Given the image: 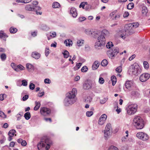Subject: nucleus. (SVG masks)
<instances>
[{
  "label": "nucleus",
  "instance_id": "f257e3e1",
  "mask_svg": "<svg viewBox=\"0 0 150 150\" xmlns=\"http://www.w3.org/2000/svg\"><path fill=\"white\" fill-rule=\"evenodd\" d=\"M95 32V33L96 34L99 35L98 37L97 41L95 43V47L97 49H101L105 47L106 43L105 36L108 33V31L104 30L101 32L96 31Z\"/></svg>",
  "mask_w": 150,
  "mask_h": 150
},
{
  "label": "nucleus",
  "instance_id": "f03ea898",
  "mask_svg": "<svg viewBox=\"0 0 150 150\" xmlns=\"http://www.w3.org/2000/svg\"><path fill=\"white\" fill-rule=\"evenodd\" d=\"M77 94V91L75 88H73L71 91L69 92L66 94V97L64 100L65 105L69 106L74 104L76 101L75 97Z\"/></svg>",
  "mask_w": 150,
  "mask_h": 150
},
{
  "label": "nucleus",
  "instance_id": "7ed1b4c3",
  "mask_svg": "<svg viewBox=\"0 0 150 150\" xmlns=\"http://www.w3.org/2000/svg\"><path fill=\"white\" fill-rule=\"evenodd\" d=\"M52 141L48 138L43 139L38 144V147L39 150H48L52 144Z\"/></svg>",
  "mask_w": 150,
  "mask_h": 150
},
{
  "label": "nucleus",
  "instance_id": "20e7f679",
  "mask_svg": "<svg viewBox=\"0 0 150 150\" xmlns=\"http://www.w3.org/2000/svg\"><path fill=\"white\" fill-rule=\"evenodd\" d=\"M133 124L137 129H142L144 126V121L139 116H135L133 120Z\"/></svg>",
  "mask_w": 150,
  "mask_h": 150
},
{
  "label": "nucleus",
  "instance_id": "39448f33",
  "mask_svg": "<svg viewBox=\"0 0 150 150\" xmlns=\"http://www.w3.org/2000/svg\"><path fill=\"white\" fill-rule=\"evenodd\" d=\"M130 70L132 74L136 76H137L141 72L140 67L137 64H134L131 65L130 67Z\"/></svg>",
  "mask_w": 150,
  "mask_h": 150
},
{
  "label": "nucleus",
  "instance_id": "423d86ee",
  "mask_svg": "<svg viewBox=\"0 0 150 150\" xmlns=\"http://www.w3.org/2000/svg\"><path fill=\"white\" fill-rule=\"evenodd\" d=\"M119 52V48L117 47H113L107 51V54L110 58L113 59Z\"/></svg>",
  "mask_w": 150,
  "mask_h": 150
},
{
  "label": "nucleus",
  "instance_id": "0eeeda50",
  "mask_svg": "<svg viewBox=\"0 0 150 150\" xmlns=\"http://www.w3.org/2000/svg\"><path fill=\"white\" fill-rule=\"evenodd\" d=\"M137 105L134 104L129 105L126 108V110L128 115H132L134 114L137 112Z\"/></svg>",
  "mask_w": 150,
  "mask_h": 150
},
{
  "label": "nucleus",
  "instance_id": "6e6552de",
  "mask_svg": "<svg viewBox=\"0 0 150 150\" xmlns=\"http://www.w3.org/2000/svg\"><path fill=\"white\" fill-rule=\"evenodd\" d=\"M136 136L139 139L143 141H146L149 139L148 135L143 132H140L137 133L136 134Z\"/></svg>",
  "mask_w": 150,
  "mask_h": 150
},
{
  "label": "nucleus",
  "instance_id": "1a4fd4ad",
  "mask_svg": "<svg viewBox=\"0 0 150 150\" xmlns=\"http://www.w3.org/2000/svg\"><path fill=\"white\" fill-rule=\"evenodd\" d=\"M111 131H112L111 125L110 123H108L106 125L104 133V137L105 139H107L108 136L110 135Z\"/></svg>",
  "mask_w": 150,
  "mask_h": 150
},
{
  "label": "nucleus",
  "instance_id": "9d476101",
  "mask_svg": "<svg viewBox=\"0 0 150 150\" xmlns=\"http://www.w3.org/2000/svg\"><path fill=\"white\" fill-rule=\"evenodd\" d=\"M125 28V32L128 33L129 35L132 34L134 33L131 23H130L126 25Z\"/></svg>",
  "mask_w": 150,
  "mask_h": 150
},
{
  "label": "nucleus",
  "instance_id": "9b49d317",
  "mask_svg": "<svg viewBox=\"0 0 150 150\" xmlns=\"http://www.w3.org/2000/svg\"><path fill=\"white\" fill-rule=\"evenodd\" d=\"M50 110L46 107L41 108H40V112L43 115L47 116L50 114Z\"/></svg>",
  "mask_w": 150,
  "mask_h": 150
},
{
  "label": "nucleus",
  "instance_id": "f8f14e48",
  "mask_svg": "<svg viewBox=\"0 0 150 150\" xmlns=\"http://www.w3.org/2000/svg\"><path fill=\"white\" fill-rule=\"evenodd\" d=\"M150 75L148 73H144L142 74L140 76L139 79L142 82H144L149 79Z\"/></svg>",
  "mask_w": 150,
  "mask_h": 150
},
{
  "label": "nucleus",
  "instance_id": "ddd939ff",
  "mask_svg": "<svg viewBox=\"0 0 150 150\" xmlns=\"http://www.w3.org/2000/svg\"><path fill=\"white\" fill-rule=\"evenodd\" d=\"M107 116L105 114L102 115L100 117L98 122L99 124L100 125H103L106 119Z\"/></svg>",
  "mask_w": 150,
  "mask_h": 150
},
{
  "label": "nucleus",
  "instance_id": "4468645a",
  "mask_svg": "<svg viewBox=\"0 0 150 150\" xmlns=\"http://www.w3.org/2000/svg\"><path fill=\"white\" fill-rule=\"evenodd\" d=\"M70 13L72 14V16L74 18L76 17L77 15L76 9L74 7L71 8L70 10Z\"/></svg>",
  "mask_w": 150,
  "mask_h": 150
},
{
  "label": "nucleus",
  "instance_id": "2eb2a0df",
  "mask_svg": "<svg viewBox=\"0 0 150 150\" xmlns=\"http://www.w3.org/2000/svg\"><path fill=\"white\" fill-rule=\"evenodd\" d=\"M31 56L36 59H38L40 57V54L38 52H32Z\"/></svg>",
  "mask_w": 150,
  "mask_h": 150
},
{
  "label": "nucleus",
  "instance_id": "dca6fc26",
  "mask_svg": "<svg viewBox=\"0 0 150 150\" xmlns=\"http://www.w3.org/2000/svg\"><path fill=\"white\" fill-rule=\"evenodd\" d=\"M132 85V82L131 81H127L125 84L126 88L129 90H130Z\"/></svg>",
  "mask_w": 150,
  "mask_h": 150
},
{
  "label": "nucleus",
  "instance_id": "f3484780",
  "mask_svg": "<svg viewBox=\"0 0 150 150\" xmlns=\"http://www.w3.org/2000/svg\"><path fill=\"white\" fill-rule=\"evenodd\" d=\"M8 37V36L4 33L3 31L1 30L0 31V38H2L4 40L6 41V38Z\"/></svg>",
  "mask_w": 150,
  "mask_h": 150
},
{
  "label": "nucleus",
  "instance_id": "a211bd4d",
  "mask_svg": "<svg viewBox=\"0 0 150 150\" xmlns=\"http://www.w3.org/2000/svg\"><path fill=\"white\" fill-rule=\"evenodd\" d=\"M99 65V63L98 61H95L93 64L92 66L93 70H96L98 67Z\"/></svg>",
  "mask_w": 150,
  "mask_h": 150
},
{
  "label": "nucleus",
  "instance_id": "6ab92c4d",
  "mask_svg": "<svg viewBox=\"0 0 150 150\" xmlns=\"http://www.w3.org/2000/svg\"><path fill=\"white\" fill-rule=\"evenodd\" d=\"M148 12L147 8L145 6H143L142 7V14L143 16H145L146 15Z\"/></svg>",
  "mask_w": 150,
  "mask_h": 150
},
{
  "label": "nucleus",
  "instance_id": "aec40b11",
  "mask_svg": "<svg viewBox=\"0 0 150 150\" xmlns=\"http://www.w3.org/2000/svg\"><path fill=\"white\" fill-rule=\"evenodd\" d=\"M35 106L34 108L35 110H37L40 107V102H37L36 101L35 102Z\"/></svg>",
  "mask_w": 150,
  "mask_h": 150
},
{
  "label": "nucleus",
  "instance_id": "412c9836",
  "mask_svg": "<svg viewBox=\"0 0 150 150\" xmlns=\"http://www.w3.org/2000/svg\"><path fill=\"white\" fill-rule=\"evenodd\" d=\"M25 9L26 10L28 11H34L33 7H32L31 6L29 5H27L25 6Z\"/></svg>",
  "mask_w": 150,
  "mask_h": 150
},
{
  "label": "nucleus",
  "instance_id": "4be33fe9",
  "mask_svg": "<svg viewBox=\"0 0 150 150\" xmlns=\"http://www.w3.org/2000/svg\"><path fill=\"white\" fill-rule=\"evenodd\" d=\"M24 117H25V119L27 120H28L31 117V115L30 113L28 112H26L24 115Z\"/></svg>",
  "mask_w": 150,
  "mask_h": 150
},
{
  "label": "nucleus",
  "instance_id": "5701e85b",
  "mask_svg": "<svg viewBox=\"0 0 150 150\" xmlns=\"http://www.w3.org/2000/svg\"><path fill=\"white\" fill-rule=\"evenodd\" d=\"M111 80L112 81V85L114 86L116 82V78L115 76H112L111 77Z\"/></svg>",
  "mask_w": 150,
  "mask_h": 150
},
{
  "label": "nucleus",
  "instance_id": "b1692460",
  "mask_svg": "<svg viewBox=\"0 0 150 150\" xmlns=\"http://www.w3.org/2000/svg\"><path fill=\"white\" fill-rule=\"evenodd\" d=\"M9 31L11 33H15L17 32V29L13 27H11L10 28Z\"/></svg>",
  "mask_w": 150,
  "mask_h": 150
},
{
  "label": "nucleus",
  "instance_id": "393cba45",
  "mask_svg": "<svg viewBox=\"0 0 150 150\" xmlns=\"http://www.w3.org/2000/svg\"><path fill=\"white\" fill-rule=\"evenodd\" d=\"M27 68L30 71L33 69V66L30 64H27L26 65Z\"/></svg>",
  "mask_w": 150,
  "mask_h": 150
},
{
  "label": "nucleus",
  "instance_id": "a878e982",
  "mask_svg": "<svg viewBox=\"0 0 150 150\" xmlns=\"http://www.w3.org/2000/svg\"><path fill=\"white\" fill-rule=\"evenodd\" d=\"M134 4L132 2H131L129 3L127 5V8L128 9H132L134 8Z\"/></svg>",
  "mask_w": 150,
  "mask_h": 150
},
{
  "label": "nucleus",
  "instance_id": "bb28decb",
  "mask_svg": "<svg viewBox=\"0 0 150 150\" xmlns=\"http://www.w3.org/2000/svg\"><path fill=\"white\" fill-rule=\"evenodd\" d=\"M64 58H67L69 56V53L67 50H65L64 52L62 53Z\"/></svg>",
  "mask_w": 150,
  "mask_h": 150
},
{
  "label": "nucleus",
  "instance_id": "cd10ccee",
  "mask_svg": "<svg viewBox=\"0 0 150 150\" xmlns=\"http://www.w3.org/2000/svg\"><path fill=\"white\" fill-rule=\"evenodd\" d=\"M60 6V5L57 2H54L52 4V6L54 8H58Z\"/></svg>",
  "mask_w": 150,
  "mask_h": 150
},
{
  "label": "nucleus",
  "instance_id": "c85d7f7f",
  "mask_svg": "<svg viewBox=\"0 0 150 150\" xmlns=\"http://www.w3.org/2000/svg\"><path fill=\"white\" fill-rule=\"evenodd\" d=\"M88 4V2L86 1H83L81 3L79 6V7L81 8L82 7L83 9H84V7L86 5Z\"/></svg>",
  "mask_w": 150,
  "mask_h": 150
},
{
  "label": "nucleus",
  "instance_id": "c756f323",
  "mask_svg": "<svg viewBox=\"0 0 150 150\" xmlns=\"http://www.w3.org/2000/svg\"><path fill=\"white\" fill-rule=\"evenodd\" d=\"M108 63L107 60L106 59H104L103 60L101 63V65L102 66H106L107 65Z\"/></svg>",
  "mask_w": 150,
  "mask_h": 150
},
{
  "label": "nucleus",
  "instance_id": "7c9ffc66",
  "mask_svg": "<svg viewBox=\"0 0 150 150\" xmlns=\"http://www.w3.org/2000/svg\"><path fill=\"white\" fill-rule=\"evenodd\" d=\"M16 132V131L14 129H12L10 130L8 133V135L9 136H11L12 137H13L14 134Z\"/></svg>",
  "mask_w": 150,
  "mask_h": 150
},
{
  "label": "nucleus",
  "instance_id": "2f4dec72",
  "mask_svg": "<svg viewBox=\"0 0 150 150\" xmlns=\"http://www.w3.org/2000/svg\"><path fill=\"white\" fill-rule=\"evenodd\" d=\"M0 58L2 61H4L6 58V54L5 53L2 54L0 55Z\"/></svg>",
  "mask_w": 150,
  "mask_h": 150
},
{
  "label": "nucleus",
  "instance_id": "473e14b6",
  "mask_svg": "<svg viewBox=\"0 0 150 150\" xmlns=\"http://www.w3.org/2000/svg\"><path fill=\"white\" fill-rule=\"evenodd\" d=\"M113 46V45L111 42H108L107 43L106 45V47L110 49H111V47H112Z\"/></svg>",
  "mask_w": 150,
  "mask_h": 150
},
{
  "label": "nucleus",
  "instance_id": "72a5a7b5",
  "mask_svg": "<svg viewBox=\"0 0 150 150\" xmlns=\"http://www.w3.org/2000/svg\"><path fill=\"white\" fill-rule=\"evenodd\" d=\"M92 99L90 96L87 97L85 100L86 103H90L92 101Z\"/></svg>",
  "mask_w": 150,
  "mask_h": 150
},
{
  "label": "nucleus",
  "instance_id": "f704fd0d",
  "mask_svg": "<svg viewBox=\"0 0 150 150\" xmlns=\"http://www.w3.org/2000/svg\"><path fill=\"white\" fill-rule=\"evenodd\" d=\"M91 87V86L88 83H85L83 85L84 88L86 89H88L90 88Z\"/></svg>",
  "mask_w": 150,
  "mask_h": 150
},
{
  "label": "nucleus",
  "instance_id": "c9c22d12",
  "mask_svg": "<svg viewBox=\"0 0 150 150\" xmlns=\"http://www.w3.org/2000/svg\"><path fill=\"white\" fill-rule=\"evenodd\" d=\"M143 65L144 68L146 69H148L149 68V64L146 61H144L143 62Z\"/></svg>",
  "mask_w": 150,
  "mask_h": 150
},
{
  "label": "nucleus",
  "instance_id": "e433bc0d",
  "mask_svg": "<svg viewBox=\"0 0 150 150\" xmlns=\"http://www.w3.org/2000/svg\"><path fill=\"white\" fill-rule=\"evenodd\" d=\"M122 64L121 65L118 67L115 70L118 73H120L122 71Z\"/></svg>",
  "mask_w": 150,
  "mask_h": 150
},
{
  "label": "nucleus",
  "instance_id": "4c0bfd02",
  "mask_svg": "<svg viewBox=\"0 0 150 150\" xmlns=\"http://www.w3.org/2000/svg\"><path fill=\"white\" fill-rule=\"evenodd\" d=\"M88 68L87 66H83L81 69V71L82 72H85L88 70Z\"/></svg>",
  "mask_w": 150,
  "mask_h": 150
},
{
  "label": "nucleus",
  "instance_id": "58836bf2",
  "mask_svg": "<svg viewBox=\"0 0 150 150\" xmlns=\"http://www.w3.org/2000/svg\"><path fill=\"white\" fill-rule=\"evenodd\" d=\"M84 40H78L77 42V44L79 46H81L83 43Z\"/></svg>",
  "mask_w": 150,
  "mask_h": 150
},
{
  "label": "nucleus",
  "instance_id": "ea45409f",
  "mask_svg": "<svg viewBox=\"0 0 150 150\" xmlns=\"http://www.w3.org/2000/svg\"><path fill=\"white\" fill-rule=\"evenodd\" d=\"M132 24V26L133 28H135L138 27L139 25V24L138 22H136L134 23H131Z\"/></svg>",
  "mask_w": 150,
  "mask_h": 150
},
{
  "label": "nucleus",
  "instance_id": "a19ab883",
  "mask_svg": "<svg viewBox=\"0 0 150 150\" xmlns=\"http://www.w3.org/2000/svg\"><path fill=\"white\" fill-rule=\"evenodd\" d=\"M108 150H119L118 149L113 146H110L108 149Z\"/></svg>",
  "mask_w": 150,
  "mask_h": 150
},
{
  "label": "nucleus",
  "instance_id": "79ce46f5",
  "mask_svg": "<svg viewBox=\"0 0 150 150\" xmlns=\"http://www.w3.org/2000/svg\"><path fill=\"white\" fill-rule=\"evenodd\" d=\"M0 117L4 118H6V115L1 111H0Z\"/></svg>",
  "mask_w": 150,
  "mask_h": 150
},
{
  "label": "nucleus",
  "instance_id": "37998d69",
  "mask_svg": "<svg viewBox=\"0 0 150 150\" xmlns=\"http://www.w3.org/2000/svg\"><path fill=\"white\" fill-rule=\"evenodd\" d=\"M93 114L92 111H88L86 112V116L88 117H90L92 116Z\"/></svg>",
  "mask_w": 150,
  "mask_h": 150
},
{
  "label": "nucleus",
  "instance_id": "c03bdc74",
  "mask_svg": "<svg viewBox=\"0 0 150 150\" xmlns=\"http://www.w3.org/2000/svg\"><path fill=\"white\" fill-rule=\"evenodd\" d=\"M120 17V15L119 14H115V16L113 17V18H112V19L113 20H116L117 18H119Z\"/></svg>",
  "mask_w": 150,
  "mask_h": 150
},
{
  "label": "nucleus",
  "instance_id": "a18cd8bd",
  "mask_svg": "<svg viewBox=\"0 0 150 150\" xmlns=\"http://www.w3.org/2000/svg\"><path fill=\"white\" fill-rule=\"evenodd\" d=\"M33 9H34V11H38V10H40L41 9V7L39 6H35V7H33Z\"/></svg>",
  "mask_w": 150,
  "mask_h": 150
},
{
  "label": "nucleus",
  "instance_id": "49530a36",
  "mask_svg": "<svg viewBox=\"0 0 150 150\" xmlns=\"http://www.w3.org/2000/svg\"><path fill=\"white\" fill-rule=\"evenodd\" d=\"M35 88V85L33 83H30L29 85V88L31 90H33Z\"/></svg>",
  "mask_w": 150,
  "mask_h": 150
},
{
  "label": "nucleus",
  "instance_id": "de8ad7c7",
  "mask_svg": "<svg viewBox=\"0 0 150 150\" xmlns=\"http://www.w3.org/2000/svg\"><path fill=\"white\" fill-rule=\"evenodd\" d=\"M70 41L71 42H72V41L70 40H68V41L69 42L68 44L67 43L68 41H67V40H66L64 41V43L65 44H66V46H70L71 45H72L70 43H69V42H70Z\"/></svg>",
  "mask_w": 150,
  "mask_h": 150
},
{
  "label": "nucleus",
  "instance_id": "09e8293b",
  "mask_svg": "<svg viewBox=\"0 0 150 150\" xmlns=\"http://www.w3.org/2000/svg\"><path fill=\"white\" fill-rule=\"evenodd\" d=\"M22 85L24 86L27 85V82L25 80H23L22 81Z\"/></svg>",
  "mask_w": 150,
  "mask_h": 150
},
{
  "label": "nucleus",
  "instance_id": "8fccbe9b",
  "mask_svg": "<svg viewBox=\"0 0 150 150\" xmlns=\"http://www.w3.org/2000/svg\"><path fill=\"white\" fill-rule=\"evenodd\" d=\"M49 51V48H46L45 49V55L46 57H47L49 54L50 52Z\"/></svg>",
  "mask_w": 150,
  "mask_h": 150
},
{
  "label": "nucleus",
  "instance_id": "3c124183",
  "mask_svg": "<svg viewBox=\"0 0 150 150\" xmlns=\"http://www.w3.org/2000/svg\"><path fill=\"white\" fill-rule=\"evenodd\" d=\"M117 12V11L115 10L114 11L112 12L110 14V16L111 17V18H113V17L115 15L116 13Z\"/></svg>",
  "mask_w": 150,
  "mask_h": 150
},
{
  "label": "nucleus",
  "instance_id": "603ef678",
  "mask_svg": "<svg viewBox=\"0 0 150 150\" xmlns=\"http://www.w3.org/2000/svg\"><path fill=\"white\" fill-rule=\"evenodd\" d=\"M104 79L102 77H100L99 79V82L101 84H103L104 83Z\"/></svg>",
  "mask_w": 150,
  "mask_h": 150
},
{
  "label": "nucleus",
  "instance_id": "864d4df0",
  "mask_svg": "<svg viewBox=\"0 0 150 150\" xmlns=\"http://www.w3.org/2000/svg\"><path fill=\"white\" fill-rule=\"evenodd\" d=\"M107 100V98H104L103 99L100 100V103L101 104H103L106 102Z\"/></svg>",
  "mask_w": 150,
  "mask_h": 150
},
{
  "label": "nucleus",
  "instance_id": "5fc2aeb1",
  "mask_svg": "<svg viewBox=\"0 0 150 150\" xmlns=\"http://www.w3.org/2000/svg\"><path fill=\"white\" fill-rule=\"evenodd\" d=\"M86 19V18L84 17H80L79 18L80 22H82Z\"/></svg>",
  "mask_w": 150,
  "mask_h": 150
},
{
  "label": "nucleus",
  "instance_id": "6e6d98bb",
  "mask_svg": "<svg viewBox=\"0 0 150 150\" xmlns=\"http://www.w3.org/2000/svg\"><path fill=\"white\" fill-rule=\"evenodd\" d=\"M44 82L45 83L49 84L51 83V81L49 79H46L44 80Z\"/></svg>",
  "mask_w": 150,
  "mask_h": 150
},
{
  "label": "nucleus",
  "instance_id": "4d7b16f0",
  "mask_svg": "<svg viewBox=\"0 0 150 150\" xmlns=\"http://www.w3.org/2000/svg\"><path fill=\"white\" fill-rule=\"evenodd\" d=\"M29 96L28 95H25L23 98V100L24 101L26 100L28 98Z\"/></svg>",
  "mask_w": 150,
  "mask_h": 150
},
{
  "label": "nucleus",
  "instance_id": "13d9d810",
  "mask_svg": "<svg viewBox=\"0 0 150 150\" xmlns=\"http://www.w3.org/2000/svg\"><path fill=\"white\" fill-rule=\"evenodd\" d=\"M129 15V13L128 12L125 11L123 14V16L124 18L127 17Z\"/></svg>",
  "mask_w": 150,
  "mask_h": 150
},
{
  "label": "nucleus",
  "instance_id": "bf43d9fd",
  "mask_svg": "<svg viewBox=\"0 0 150 150\" xmlns=\"http://www.w3.org/2000/svg\"><path fill=\"white\" fill-rule=\"evenodd\" d=\"M17 68L18 69H20L21 70H23L24 68V67L21 64L18 65L17 66Z\"/></svg>",
  "mask_w": 150,
  "mask_h": 150
},
{
  "label": "nucleus",
  "instance_id": "052dcab7",
  "mask_svg": "<svg viewBox=\"0 0 150 150\" xmlns=\"http://www.w3.org/2000/svg\"><path fill=\"white\" fill-rule=\"evenodd\" d=\"M21 145L23 146H25L27 144V143L25 141L23 140L21 143Z\"/></svg>",
  "mask_w": 150,
  "mask_h": 150
},
{
  "label": "nucleus",
  "instance_id": "680f3d73",
  "mask_svg": "<svg viewBox=\"0 0 150 150\" xmlns=\"http://www.w3.org/2000/svg\"><path fill=\"white\" fill-rule=\"evenodd\" d=\"M135 56L136 55L135 54H133L129 58V61H131L135 57Z\"/></svg>",
  "mask_w": 150,
  "mask_h": 150
},
{
  "label": "nucleus",
  "instance_id": "e2e57ef3",
  "mask_svg": "<svg viewBox=\"0 0 150 150\" xmlns=\"http://www.w3.org/2000/svg\"><path fill=\"white\" fill-rule=\"evenodd\" d=\"M87 6H86V7H85V9L86 10H88L89 9H90L91 8V6L89 5H86Z\"/></svg>",
  "mask_w": 150,
  "mask_h": 150
},
{
  "label": "nucleus",
  "instance_id": "0e129e2a",
  "mask_svg": "<svg viewBox=\"0 0 150 150\" xmlns=\"http://www.w3.org/2000/svg\"><path fill=\"white\" fill-rule=\"evenodd\" d=\"M5 94H1L0 95V100L2 101L4 100V96Z\"/></svg>",
  "mask_w": 150,
  "mask_h": 150
},
{
  "label": "nucleus",
  "instance_id": "69168bd1",
  "mask_svg": "<svg viewBox=\"0 0 150 150\" xmlns=\"http://www.w3.org/2000/svg\"><path fill=\"white\" fill-rule=\"evenodd\" d=\"M44 95V92H42L41 93H39L38 94V96L39 97H41Z\"/></svg>",
  "mask_w": 150,
  "mask_h": 150
},
{
  "label": "nucleus",
  "instance_id": "338daca9",
  "mask_svg": "<svg viewBox=\"0 0 150 150\" xmlns=\"http://www.w3.org/2000/svg\"><path fill=\"white\" fill-rule=\"evenodd\" d=\"M82 64L81 63H77L76 64V66L77 68V69H79L80 68V67L81 65Z\"/></svg>",
  "mask_w": 150,
  "mask_h": 150
},
{
  "label": "nucleus",
  "instance_id": "774afa93",
  "mask_svg": "<svg viewBox=\"0 0 150 150\" xmlns=\"http://www.w3.org/2000/svg\"><path fill=\"white\" fill-rule=\"evenodd\" d=\"M52 35H51L50 36L52 37L53 38L55 37L56 36V33L55 32H53L52 33Z\"/></svg>",
  "mask_w": 150,
  "mask_h": 150
}]
</instances>
